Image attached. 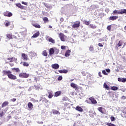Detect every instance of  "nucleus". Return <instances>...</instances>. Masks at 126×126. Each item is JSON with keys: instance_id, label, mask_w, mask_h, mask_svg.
Instances as JSON below:
<instances>
[{"instance_id": "obj_55", "label": "nucleus", "mask_w": 126, "mask_h": 126, "mask_svg": "<svg viewBox=\"0 0 126 126\" xmlns=\"http://www.w3.org/2000/svg\"><path fill=\"white\" fill-rule=\"evenodd\" d=\"M98 46H99V47H103L104 45L102 43H99Z\"/></svg>"}, {"instance_id": "obj_62", "label": "nucleus", "mask_w": 126, "mask_h": 126, "mask_svg": "<svg viewBox=\"0 0 126 126\" xmlns=\"http://www.w3.org/2000/svg\"><path fill=\"white\" fill-rule=\"evenodd\" d=\"M126 97L125 96H123L122 97V99H123V100L126 99Z\"/></svg>"}, {"instance_id": "obj_6", "label": "nucleus", "mask_w": 126, "mask_h": 126, "mask_svg": "<svg viewBox=\"0 0 126 126\" xmlns=\"http://www.w3.org/2000/svg\"><path fill=\"white\" fill-rule=\"evenodd\" d=\"M4 16H7V17H11L13 14L12 13L6 11L3 13Z\"/></svg>"}, {"instance_id": "obj_38", "label": "nucleus", "mask_w": 126, "mask_h": 126, "mask_svg": "<svg viewBox=\"0 0 126 126\" xmlns=\"http://www.w3.org/2000/svg\"><path fill=\"white\" fill-rule=\"evenodd\" d=\"M14 57H11V58H7V61H10V63H12L13 62V60H14Z\"/></svg>"}, {"instance_id": "obj_57", "label": "nucleus", "mask_w": 126, "mask_h": 126, "mask_svg": "<svg viewBox=\"0 0 126 126\" xmlns=\"http://www.w3.org/2000/svg\"><path fill=\"white\" fill-rule=\"evenodd\" d=\"M106 71H107L109 73L111 72V70H110V69H106Z\"/></svg>"}, {"instance_id": "obj_52", "label": "nucleus", "mask_w": 126, "mask_h": 126, "mask_svg": "<svg viewBox=\"0 0 126 126\" xmlns=\"http://www.w3.org/2000/svg\"><path fill=\"white\" fill-rule=\"evenodd\" d=\"M22 4H24L25 5H28V3L24 1L22 2Z\"/></svg>"}, {"instance_id": "obj_56", "label": "nucleus", "mask_w": 126, "mask_h": 126, "mask_svg": "<svg viewBox=\"0 0 126 126\" xmlns=\"http://www.w3.org/2000/svg\"><path fill=\"white\" fill-rule=\"evenodd\" d=\"M61 49L62 50H65V46H63V45L61 46Z\"/></svg>"}, {"instance_id": "obj_64", "label": "nucleus", "mask_w": 126, "mask_h": 126, "mask_svg": "<svg viewBox=\"0 0 126 126\" xmlns=\"http://www.w3.org/2000/svg\"><path fill=\"white\" fill-rule=\"evenodd\" d=\"M49 28L52 29L53 28V27H52V26H49Z\"/></svg>"}, {"instance_id": "obj_33", "label": "nucleus", "mask_w": 126, "mask_h": 126, "mask_svg": "<svg viewBox=\"0 0 126 126\" xmlns=\"http://www.w3.org/2000/svg\"><path fill=\"white\" fill-rule=\"evenodd\" d=\"M48 94V98H49V99H51V98H53V96H54V94L52 92H49Z\"/></svg>"}, {"instance_id": "obj_61", "label": "nucleus", "mask_w": 126, "mask_h": 126, "mask_svg": "<svg viewBox=\"0 0 126 126\" xmlns=\"http://www.w3.org/2000/svg\"><path fill=\"white\" fill-rule=\"evenodd\" d=\"M98 75L100 77H102V75L101 74V72H98Z\"/></svg>"}, {"instance_id": "obj_20", "label": "nucleus", "mask_w": 126, "mask_h": 126, "mask_svg": "<svg viewBox=\"0 0 126 126\" xmlns=\"http://www.w3.org/2000/svg\"><path fill=\"white\" fill-rule=\"evenodd\" d=\"M75 109L76 110V111H78V112H83V109L79 106H76Z\"/></svg>"}, {"instance_id": "obj_28", "label": "nucleus", "mask_w": 126, "mask_h": 126, "mask_svg": "<svg viewBox=\"0 0 126 126\" xmlns=\"http://www.w3.org/2000/svg\"><path fill=\"white\" fill-rule=\"evenodd\" d=\"M68 71H67V70L65 69L59 70V72H60V73H67Z\"/></svg>"}, {"instance_id": "obj_48", "label": "nucleus", "mask_w": 126, "mask_h": 126, "mask_svg": "<svg viewBox=\"0 0 126 126\" xmlns=\"http://www.w3.org/2000/svg\"><path fill=\"white\" fill-rule=\"evenodd\" d=\"M84 23L85 25H89L90 24V22L89 21H85Z\"/></svg>"}, {"instance_id": "obj_11", "label": "nucleus", "mask_w": 126, "mask_h": 126, "mask_svg": "<svg viewBox=\"0 0 126 126\" xmlns=\"http://www.w3.org/2000/svg\"><path fill=\"white\" fill-rule=\"evenodd\" d=\"M51 67L54 69H58L60 67V65L58 63H54L51 65Z\"/></svg>"}, {"instance_id": "obj_31", "label": "nucleus", "mask_w": 126, "mask_h": 126, "mask_svg": "<svg viewBox=\"0 0 126 126\" xmlns=\"http://www.w3.org/2000/svg\"><path fill=\"white\" fill-rule=\"evenodd\" d=\"M103 87L104 88H105V89H106V90H110V87H109L108 86V85H107V83H105L103 84Z\"/></svg>"}, {"instance_id": "obj_60", "label": "nucleus", "mask_w": 126, "mask_h": 126, "mask_svg": "<svg viewBox=\"0 0 126 126\" xmlns=\"http://www.w3.org/2000/svg\"><path fill=\"white\" fill-rule=\"evenodd\" d=\"M11 101H12V102H15V101H16V98H12Z\"/></svg>"}, {"instance_id": "obj_58", "label": "nucleus", "mask_w": 126, "mask_h": 126, "mask_svg": "<svg viewBox=\"0 0 126 126\" xmlns=\"http://www.w3.org/2000/svg\"><path fill=\"white\" fill-rule=\"evenodd\" d=\"M126 78H122V82H126Z\"/></svg>"}, {"instance_id": "obj_22", "label": "nucleus", "mask_w": 126, "mask_h": 126, "mask_svg": "<svg viewBox=\"0 0 126 126\" xmlns=\"http://www.w3.org/2000/svg\"><path fill=\"white\" fill-rule=\"evenodd\" d=\"M30 55L31 58H34V57H37V53L34 52H30Z\"/></svg>"}, {"instance_id": "obj_44", "label": "nucleus", "mask_w": 126, "mask_h": 126, "mask_svg": "<svg viewBox=\"0 0 126 126\" xmlns=\"http://www.w3.org/2000/svg\"><path fill=\"white\" fill-rule=\"evenodd\" d=\"M120 90L122 91V92H126V89L125 87H123L120 89Z\"/></svg>"}, {"instance_id": "obj_1", "label": "nucleus", "mask_w": 126, "mask_h": 126, "mask_svg": "<svg viewBox=\"0 0 126 126\" xmlns=\"http://www.w3.org/2000/svg\"><path fill=\"white\" fill-rule=\"evenodd\" d=\"M2 73L3 75H7L8 78L12 80H15V79H17V77H16V75L12 74V73L10 70H3Z\"/></svg>"}, {"instance_id": "obj_36", "label": "nucleus", "mask_w": 126, "mask_h": 126, "mask_svg": "<svg viewBox=\"0 0 126 126\" xmlns=\"http://www.w3.org/2000/svg\"><path fill=\"white\" fill-rule=\"evenodd\" d=\"M43 20L44 23L49 22V19L47 17H45L43 18Z\"/></svg>"}, {"instance_id": "obj_14", "label": "nucleus", "mask_w": 126, "mask_h": 126, "mask_svg": "<svg viewBox=\"0 0 126 126\" xmlns=\"http://www.w3.org/2000/svg\"><path fill=\"white\" fill-rule=\"evenodd\" d=\"M6 36L7 39H9V40H11L12 39H13V35H12V33L11 32L7 33Z\"/></svg>"}, {"instance_id": "obj_53", "label": "nucleus", "mask_w": 126, "mask_h": 126, "mask_svg": "<svg viewBox=\"0 0 126 126\" xmlns=\"http://www.w3.org/2000/svg\"><path fill=\"white\" fill-rule=\"evenodd\" d=\"M123 113L124 114H126V108H125L123 110H122Z\"/></svg>"}, {"instance_id": "obj_32", "label": "nucleus", "mask_w": 126, "mask_h": 126, "mask_svg": "<svg viewBox=\"0 0 126 126\" xmlns=\"http://www.w3.org/2000/svg\"><path fill=\"white\" fill-rule=\"evenodd\" d=\"M59 53H60V50L55 48L54 49V54L55 55H59Z\"/></svg>"}, {"instance_id": "obj_50", "label": "nucleus", "mask_w": 126, "mask_h": 126, "mask_svg": "<svg viewBox=\"0 0 126 126\" xmlns=\"http://www.w3.org/2000/svg\"><path fill=\"white\" fill-rule=\"evenodd\" d=\"M4 114L3 113V111L0 113V118H2L3 117Z\"/></svg>"}, {"instance_id": "obj_35", "label": "nucleus", "mask_w": 126, "mask_h": 126, "mask_svg": "<svg viewBox=\"0 0 126 126\" xmlns=\"http://www.w3.org/2000/svg\"><path fill=\"white\" fill-rule=\"evenodd\" d=\"M111 90H113V91H117L118 89H119V88L118 87L116 86H113L111 88Z\"/></svg>"}, {"instance_id": "obj_17", "label": "nucleus", "mask_w": 126, "mask_h": 126, "mask_svg": "<svg viewBox=\"0 0 126 126\" xmlns=\"http://www.w3.org/2000/svg\"><path fill=\"white\" fill-rule=\"evenodd\" d=\"M55 54V49L51 48L49 49V56H52Z\"/></svg>"}, {"instance_id": "obj_26", "label": "nucleus", "mask_w": 126, "mask_h": 126, "mask_svg": "<svg viewBox=\"0 0 126 126\" xmlns=\"http://www.w3.org/2000/svg\"><path fill=\"white\" fill-rule=\"evenodd\" d=\"M21 63H22L24 66H25L26 67H28V66H29V63L27 62H22Z\"/></svg>"}, {"instance_id": "obj_3", "label": "nucleus", "mask_w": 126, "mask_h": 126, "mask_svg": "<svg viewBox=\"0 0 126 126\" xmlns=\"http://www.w3.org/2000/svg\"><path fill=\"white\" fill-rule=\"evenodd\" d=\"M123 44H124V40H120L119 41L118 43L115 45L116 50H119V48H120V47H122V46H123Z\"/></svg>"}, {"instance_id": "obj_7", "label": "nucleus", "mask_w": 126, "mask_h": 126, "mask_svg": "<svg viewBox=\"0 0 126 126\" xmlns=\"http://www.w3.org/2000/svg\"><path fill=\"white\" fill-rule=\"evenodd\" d=\"M65 35L63 34V33L60 32L59 34V37L61 40V41H63V42H64L65 41V39H64V37Z\"/></svg>"}, {"instance_id": "obj_29", "label": "nucleus", "mask_w": 126, "mask_h": 126, "mask_svg": "<svg viewBox=\"0 0 126 126\" xmlns=\"http://www.w3.org/2000/svg\"><path fill=\"white\" fill-rule=\"evenodd\" d=\"M42 55L44 57H48V52H47V50H44L42 53Z\"/></svg>"}, {"instance_id": "obj_5", "label": "nucleus", "mask_w": 126, "mask_h": 126, "mask_svg": "<svg viewBox=\"0 0 126 126\" xmlns=\"http://www.w3.org/2000/svg\"><path fill=\"white\" fill-rule=\"evenodd\" d=\"M45 38L47 41H48V42H50V43H52V44H55V39H53V38L49 36H46Z\"/></svg>"}, {"instance_id": "obj_47", "label": "nucleus", "mask_w": 126, "mask_h": 126, "mask_svg": "<svg viewBox=\"0 0 126 126\" xmlns=\"http://www.w3.org/2000/svg\"><path fill=\"white\" fill-rule=\"evenodd\" d=\"M83 76H86V72L84 71L81 72Z\"/></svg>"}, {"instance_id": "obj_16", "label": "nucleus", "mask_w": 126, "mask_h": 126, "mask_svg": "<svg viewBox=\"0 0 126 126\" xmlns=\"http://www.w3.org/2000/svg\"><path fill=\"white\" fill-rule=\"evenodd\" d=\"M9 102L7 101H4L1 105V108H4L5 107H6L8 105H9Z\"/></svg>"}, {"instance_id": "obj_49", "label": "nucleus", "mask_w": 126, "mask_h": 126, "mask_svg": "<svg viewBox=\"0 0 126 126\" xmlns=\"http://www.w3.org/2000/svg\"><path fill=\"white\" fill-rule=\"evenodd\" d=\"M102 73L104 74V75H108V73L106 72V70H102Z\"/></svg>"}, {"instance_id": "obj_10", "label": "nucleus", "mask_w": 126, "mask_h": 126, "mask_svg": "<svg viewBox=\"0 0 126 126\" xmlns=\"http://www.w3.org/2000/svg\"><path fill=\"white\" fill-rule=\"evenodd\" d=\"M28 107L29 108V111H31L32 110H33V104H32V102H29L28 103Z\"/></svg>"}, {"instance_id": "obj_42", "label": "nucleus", "mask_w": 126, "mask_h": 126, "mask_svg": "<svg viewBox=\"0 0 126 126\" xmlns=\"http://www.w3.org/2000/svg\"><path fill=\"white\" fill-rule=\"evenodd\" d=\"M42 102H44V103H48V102H49V100L46 99L45 97H44L43 98H42Z\"/></svg>"}, {"instance_id": "obj_51", "label": "nucleus", "mask_w": 126, "mask_h": 126, "mask_svg": "<svg viewBox=\"0 0 126 126\" xmlns=\"http://www.w3.org/2000/svg\"><path fill=\"white\" fill-rule=\"evenodd\" d=\"M62 79H63V76H60L58 78V80L59 81L62 80Z\"/></svg>"}, {"instance_id": "obj_59", "label": "nucleus", "mask_w": 126, "mask_h": 126, "mask_svg": "<svg viewBox=\"0 0 126 126\" xmlns=\"http://www.w3.org/2000/svg\"><path fill=\"white\" fill-rule=\"evenodd\" d=\"M64 19H63V18H61L60 19V21H61V22H63Z\"/></svg>"}, {"instance_id": "obj_15", "label": "nucleus", "mask_w": 126, "mask_h": 126, "mask_svg": "<svg viewBox=\"0 0 126 126\" xmlns=\"http://www.w3.org/2000/svg\"><path fill=\"white\" fill-rule=\"evenodd\" d=\"M16 5L19 8H21V9H25V6L21 5V4L20 3H16Z\"/></svg>"}, {"instance_id": "obj_24", "label": "nucleus", "mask_w": 126, "mask_h": 126, "mask_svg": "<svg viewBox=\"0 0 126 126\" xmlns=\"http://www.w3.org/2000/svg\"><path fill=\"white\" fill-rule=\"evenodd\" d=\"M61 94H62V92L58 91L55 93L54 96L55 97H59V96H60Z\"/></svg>"}, {"instance_id": "obj_45", "label": "nucleus", "mask_w": 126, "mask_h": 126, "mask_svg": "<svg viewBox=\"0 0 126 126\" xmlns=\"http://www.w3.org/2000/svg\"><path fill=\"white\" fill-rule=\"evenodd\" d=\"M111 27H112V25L108 26L107 27V30H108L109 31H111Z\"/></svg>"}, {"instance_id": "obj_54", "label": "nucleus", "mask_w": 126, "mask_h": 126, "mask_svg": "<svg viewBox=\"0 0 126 126\" xmlns=\"http://www.w3.org/2000/svg\"><path fill=\"white\" fill-rule=\"evenodd\" d=\"M118 81H119L120 82H122L123 78H118Z\"/></svg>"}, {"instance_id": "obj_19", "label": "nucleus", "mask_w": 126, "mask_h": 126, "mask_svg": "<svg viewBox=\"0 0 126 126\" xmlns=\"http://www.w3.org/2000/svg\"><path fill=\"white\" fill-rule=\"evenodd\" d=\"M118 18H119V16H112L109 17L110 20H112L113 21H114V20H117Z\"/></svg>"}, {"instance_id": "obj_37", "label": "nucleus", "mask_w": 126, "mask_h": 126, "mask_svg": "<svg viewBox=\"0 0 126 126\" xmlns=\"http://www.w3.org/2000/svg\"><path fill=\"white\" fill-rule=\"evenodd\" d=\"M32 25L35 28H41V26L38 24H33Z\"/></svg>"}, {"instance_id": "obj_4", "label": "nucleus", "mask_w": 126, "mask_h": 126, "mask_svg": "<svg viewBox=\"0 0 126 126\" xmlns=\"http://www.w3.org/2000/svg\"><path fill=\"white\" fill-rule=\"evenodd\" d=\"M72 28H79L80 27V21H76L72 26Z\"/></svg>"}, {"instance_id": "obj_41", "label": "nucleus", "mask_w": 126, "mask_h": 126, "mask_svg": "<svg viewBox=\"0 0 126 126\" xmlns=\"http://www.w3.org/2000/svg\"><path fill=\"white\" fill-rule=\"evenodd\" d=\"M6 23L5 24V26L6 27H8L9 25H10V22H8L7 21H6Z\"/></svg>"}, {"instance_id": "obj_8", "label": "nucleus", "mask_w": 126, "mask_h": 126, "mask_svg": "<svg viewBox=\"0 0 126 126\" xmlns=\"http://www.w3.org/2000/svg\"><path fill=\"white\" fill-rule=\"evenodd\" d=\"M97 110L99 112L101 113V114H105V112H106V109L102 107H98Z\"/></svg>"}, {"instance_id": "obj_25", "label": "nucleus", "mask_w": 126, "mask_h": 126, "mask_svg": "<svg viewBox=\"0 0 126 126\" xmlns=\"http://www.w3.org/2000/svg\"><path fill=\"white\" fill-rule=\"evenodd\" d=\"M71 52L70 50H67L65 53V57H69V56H70Z\"/></svg>"}, {"instance_id": "obj_13", "label": "nucleus", "mask_w": 126, "mask_h": 126, "mask_svg": "<svg viewBox=\"0 0 126 126\" xmlns=\"http://www.w3.org/2000/svg\"><path fill=\"white\" fill-rule=\"evenodd\" d=\"M70 86H71V87H72V88H74V89H75V90H77V89H78V86H77V85H76L73 83H71L70 84Z\"/></svg>"}, {"instance_id": "obj_2", "label": "nucleus", "mask_w": 126, "mask_h": 126, "mask_svg": "<svg viewBox=\"0 0 126 126\" xmlns=\"http://www.w3.org/2000/svg\"><path fill=\"white\" fill-rule=\"evenodd\" d=\"M19 76L21 78H28L29 77V74L26 72H21L19 74Z\"/></svg>"}, {"instance_id": "obj_21", "label": "nucleus", "mask_w": 126, "mask_h": 126, "mask_svg": "<svg viewBox=\"0 0 126 126\" xmlns=\"http://www.w3.org/2000/svg\"><path fill=\"white\" fill-rule=\"evenodd\" d=\"M89 100L91 101L92 104H97V101L95 100V98L93 97H90Z\"/></svg>"}, {"instance_id": "obj_12", "label": "nucleus", "mask_w": 126, "mask_h": 126, "mask_svg": "<svg viewBox=\"0 0 126 126\" xmlns=\"http://www.w3.org/2000/svg\"><path fill=\"white\" fill-rule=\"evenodd\" d=\"M22 58H23L24 61H28V55L25 53L22 54Z\"/></svg>"}, {"instance_id": "obj_40", "label": "nucleus", "mask_w": 126, "mask_h": 126, "mask_svg": "<svg viewBox=\"0 0 126 126\" xmlns=\"http://www.w3.org/2000/svg\"><path fill=\"white\" fill-rule=\"evenodd\" d=\"M106 126H116V125H115L114 124L110 123H107L106 124Z\"/></svg>"}, {"instance_id": "obj_43", "label": "nucleus", "mask_w": 126, "mask_h": 126, "mask_svg": "<svg viewBox=\"0 0 126 126\" xmlns=\"http://www.w3.org/2000/svg\"><path fill=\"white\" fill-rule=\"evenodd\" d=\"M110 120L112 122H114V121H116V118L114 116H111L110 117Z\"/></svg>"}, {"instance_id": "obj_39", "label": "nucleus", "mask_w": 126, "mask_h": 126, "mask_svg": "<svg viewBox=\"0 0 126 126\" xmlns=\"http://www.w3.org/2000/svg\"><path fill=\"white\" fill-rule=\"evenodd\" d=\"M89 50L91 52H93V51H94V47L93 46V45H91L90 48H89Z\"/></svg>"}, {"instance_id": "obj_34", "label": "nucleus", "mask_w": 126, "mask_h": 126, "mask_svg": "<svg viewBox=\"0 0 126 126\" xmlns=\"http://www.w3.org/2000/svg\"><path fill=\"white\" fill-rule=\"evenodd\" d=\"M112 14H120V10H115L113 11Z\"/></svg>"}, {"instance_id": "obj_30", "label": "nucleus", "mask_w": 126, "mask_h": 126, "mask_svg": "<svg viewBox=\"0 0 126 126\" xmlns=\"http://www.w3.org/2000/svg\"><path fill=\"white\" fill-rule=\"evenodd\" d=\"M89 27L90 28H91L92 29H96L97 28V26L94 24H90Z\"/></svg>"}, {"instance_id": "obj_9", "label": "nucleus", "mask_w": 126, "mask_h": 126, "mask_svg": "<svg viewBox=\"0 0 126 126\" xmlns=\"http://www.w3.org/2000/svg\"><path fill=\"white\" fill-rule=\"evenodd\" d=\"M22 35H26L27 34V29L23 28L20 32Z\"/></svg>"}, {"instance_id": "obj_63", "label": "nucleus", "mask_w": 126, "mask_h": 126, "mask_svg": "<svg viewBox=\"0 0 126 126\" xmlns=\"http://www.w3.org/2000/svg\"><path fill=\"white\" fill-rule=\"evenodd\" d=\"M70 94L72 95V96H73L74 95V92H71Z\"/></svg>"}, {"instance_id": "obj_46", "label": "nucleus", "mask_w": 126, "mask_h": 126, "mask_svg": "<svg viewBox=\"0 0 126 126\" xmlns=\"http://www.w3.org/2000/svg\"><path fill=\"white\" fill-rule=\"evenodd\" d=\"M31 101L32 102H33V103H36V102H37V101H38V100H36L35 99H34V98H32L31 99Z\"/></svg>"}, {"instance_id": "obj_18", "label": "nucleus", "mask_w": 126, "mask_h": 126, "mask_svg": "<svg viewBox=\"0 0 126 126\" xmlns=\"http://www.w3.org/2000/svg\"><path fill=\"white\" fill-rule=\"evenodd\" d=\"M40 35V32L38 31L36 33H35L32 36V38H37Z\"/></svg>"}, {"instance_id": "obj_27", "label": "nucleus", "mask_w": 126, "mask_h": 126, "mask_svg": "<svg viewBox=\"0 0 126 126\" xmlns=\"http://www.w3.org/2000/svg\"><path fill=\"white\" fill-rule=\"evenodd\" d=\"M11 70L13 71H15L16 72H20V69L19 68H12Z\"/></svg>"}, {"instance_id": "obj_23", "label": "nucleus", "mask_w": 126, "mask_h": 126, "mask_svg": "<svg viewBox=\"0 0 126 126\" xmlns=\"http://www.w3.org/2000/svg\"><path fill=\"white\" fill-rule=\"evenodd\" d=\"M120 14H126V9H121L119 10Z\"/></svg>"}]
</instances>
